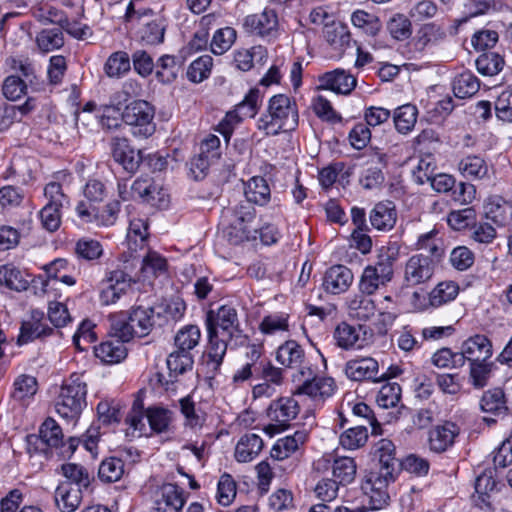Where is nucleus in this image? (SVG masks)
<instances>
[{
  "label": "nucleus",
  "instance_id": "nucleus-43",
  "mask_svg": "<svg viewBox=\"0 0 512 512\" xmlns=\"http://www.w3.org/2000/svg\"><path fill=\"white\" fill-rule=\"evenodd\" d=\"M429 294L432 308H439L456 299L459 294V286L454 281H442Z\"/></svg>",
  "mask_w": 512,
  "mask_h": 512
},
{
  "label": "nucleus",
  "instance_id": "nucleus-33",
  "mask_svg": "<svg viewBox=\"0 0 512 512\" xmlns=\"http://www.w3.org/2000/svg\"><path fill=\"white\" fill-rule=\"evenodd\" d=\"M95 355L104 363L115 364L126 358L127 348L120 340L110 338L95 347Z\"/></svg>",
  "mask_w": 512,
  "mask_h": 512
},
{
  "label": "nucleus",
  "instance_id": "nucleus-56",
  "mask_svg": "<svg viewBox=\"0 0 512 512\" xmlns=\"http://www.w3.org/2000/svg\"><path fill=\"white\" fill-rule=\"evenodd\" d=\"M201 331L196 325H187L180 329L174 338L176 349L191 353L190 351L195 348L200 341Z\"/></svg>",
  "mask_w": 512,
  "mask_h": 512
},
{
  "label": "nucleus",
  "instance_id": "nucleus-11",
  "mask_svg": "<svg viewBox=\"0 0 512 512\" xmlns=\"http://www.w3.org/2000/svg\"><path fill=\"white\" fill-rule=\"evenodd\" d=\"M55 332V329L47 324L44 312L39 309H33L29 318L21 323L17 343L24 345L35 340H45Z\"/></svg>",
  "mask_w": 512,
  "mask_h": 512
},
{
  "label": "nucleus",
  "instance_id": "nucleus-49",
  "mask_svg": "<svg viewBox=\"0 0 512 512\" xmlns=\"http://www.w3.org/2000/svg\"><path fill=\"white\" fill-rule=\"evenodd\" d=\"M267 57V50L261 45L250 49H240L234 53V62L241 71H249L253 67L254 60L262 62Z\"/></svg>",
  "mask_w": 512,
  "mask_h": 512
},
{
  "label": "nucleus",
  "instance_id": "nucleus-55",
  "mask_svg": "<svg viewBox=\"0 0 512 512\" xmlns=\"http://www.w3.org/2000/svg\"><path fill=\"white\" fill-rule=\"evenodd\" d=\"M370 295H355L348 303L350 314L359 320H369L375 315L376 306Z\"/></svg>",
  "mask_w": 512,
  "mask_h": 512
},
{
  "label": "nucleus",
  "instance_id": "nucleus-24",
  "mask_svg": "<svg viewBox=\"0 0 512 512\" xmlns=\"http://www.w3.org/2000/svg\"><path fill=\"white\" fill-rule=\"evenodd\" d=\"M319 88L331 90L337 94L348 95L355 88L356 78L343 69L326 72L319 77Z\"/></svg>",
  "mask_w": 512,
  "mask_h": 512
},
{
  "label": "nucleus",
  "instance_id": "nucleus-19",
  "mask_svg": "<svg viewBox=\"0 0 512 512\" xmlns=\"http://www.w3.org/2000/svg\"><path fill=\"white\" fill-rule=\"evenodd\" d=\"M368 330L362 325L353 326L342 322L336 326L333 339L344 350L361 349L367 344Z\"/></svg>",
  "mask_w": 512,
  "mask_h": 512
},
{
  "label": "nucleus",
  "instance_id": "nucleus-5",
  "mask_svg": "<svg viewBox=\"0 0 512 512\" xmlns=\"http://www.w3.org/2000/svg\"><path fill=\"white\" fill-rule=\"evenodd\" d=\"M155 109L145 100H134L124 108L122 120L131 127V133L136 137L148 138L154 134Z\"/></svg>",
  "mask_w": 512,
  "mask_h": 512
},
{
  "label": "nucleus",
  "instance_id": "nucleus-2",
  "mask_svg": "<svg viewBox=\"0 0 512 512\" xmlns=\"http://www.w3.org/2000/svg\"><path fill=\"white\" fill-rule=\"evenodd\" d=\"M375 454L379 459V471L370 473L361 484L368 510H379L388 505L387 486L395 480L401 463L396 457L395 445L389 439H381L376 443Z\"/></svg>",
  "mask_w": 512,
  "mask_h": 512
},
{
  "label": "nucleus",
  "instance_id": "nucleus-36",
  "mask_svg": "<svg viewBox=\"0 0 512 512\" xmlns=\"http://www.w3.org/2000/svg\"><path fill=\"white\" fill-rule=\"evenodd\" d=\"M127 312L130 322L134 324L137 337L148 335L154 325V309L149 306H136Z\"/></svg>",
  "mask_w": 512,
  "mask_h": 512
},
{
  "label": "nucleus",
  "instance_id": "nucleus-47",
  "mask_svg": "<svg viewBox=\"0 0 512 512\" xmlns=\"http://www.w3.org/2000/svg\"><path fill=\"white\" fill-rule=\"evenodd\" d=\"M226 222L227 226L224 233L231 244L238 245L257 238L258 228L248 224H236V222L233 221Z\"/></svg>",
  "mask_w": 512,
  "mask_h": 512
},
{
  "label": "nucleus",
  "instance_id": "nucleus-25",
  "mask_svg": "<svg viewBox=\"0 0 512 512\" xmlns=\"http://www.w3.org/2000/svg\"><path fill=\"white\" fill-rule=\"evenodd\" d=\"M371 226L378 231L391 230L397 220V211L393 202L381 201L374 205L369 214Z\"/></svg>",
  "mask_w": 512,
  "mask_h": 512
},
{
  "label": "nucleus",
  "instance_id": "nucleus-22",
  "mask_svg": "<svg viewBox=\"0 0 512 512\" xmlns=\"http://www.w3.org/2000/svg\"><path fill=\"white\" fill-rule=\"evenodd\" d=\"M111 153L113 159L128 172H135L143 159L142 151L135 150L126 138H113Z\"/></svg>",
  "mask_w": 512,
  "mask_h": 512
},
{
  "label": "nucleus",
  "instance_id": "nucleus-21",
  "mask_svg": "<svg viewBox=\"0 0 512 512\" xmlns=\"http://www.w3.org/2000/svg\"><path fill=\"white\" fill-rule=\"evenodd\" d=\"M463 365L466 361L478 362L489 360L493 354L492 343L489 338L483 334H476L466 339L461 345Z\"/></svg>",
  "mask_w": 512,
  "mask_h": 512
},
{
  "label": "nucleus",
  "instance_id": "nucleus-62",
  "mask_svg": "<svg viewBox=\"0 0 512 512\" xmlns=\"http://www.w3.org/2000/svg\"><path fill=\"white\" fill-rule=\"evenodd\" d=\"M166 362L170 376L174 375L176 377L191 370L194 361L191 353H185L184 351L176 349L168 355Z\"/></svg>",
  "mask_w": 512,
  "mask_h": 512
},
{
  "label": "nucleus",
  "instance_id": "nucleus-61",
  "mask_svg": "<svg viewBox=\"0 0 512 512\" xmlns=\"http://www.w3.org/2000/svg\"><path fill=\"white\" fill-rule=\"evenodd\" d=\"M131 68L130 58L128 53L124 51H117L112 53L104 66L105 73L108 77H120L127 73Z\"/></svg>",
  "mask_w": 512,
  "mask_h": 512
},
{
  "label": "nucleus",
  "instance_id": "nucleus-29",
  "mask_svg": "<svg viewBox=\"0 0 512 512\" xmlns=\"http://www.w3.org/2000/svg\"><path fill=\"white\" fill-rule=\"evenodd\" d=\"M308 438L305 430L296 431L293 435H289L277 440L271 449V457L273 460H283L295 453Z\"/></svg>",
  "mask_w": 512,
  "mask_h": 512
},
{
  "label": "nucleus",
  "instance_id": "nucleus-42",
  "mask_svg": "<svg viewBox=\"0 0 512 512\" xmlns=\"http://www.w3.org/2000/svg\"><path fill=\"white\" fill-rule=\"evenodd\" d=\"M479 88L480 82L471 71L460 73L452 82L453 93L460 99L472 97L478 92Z\"/></svg>",
  "mask_w": 512,
  "mask_h": 512
},
{
  "label": "nucleus",
  "instance_id": "nucleus-34",
  "mask_svg": "<svg viewBox=\"0 0 512 512\" xmlns=\"http://www.w3.org/2000/svg\"><path fill=\"white\" fill-rule=\"evenodd\" d=\"M263 441L254 433L243 435L235 448V458L238 462L252 461L262 450Z\"/></svg>",
  "mask_w": 512,
  "mask_h": 512
},
{
  "label": "nucleus",
  "instance_id": "nucleus-13",
  "mask_svg": "<svg viewBox=\"0 0 512 512\" xmlns=\"http://www.w3.org/2000/svg\"><path fill=\"white\" fill-rule=\"evenodd\" d=\"M460 427L453 421H443L428 432V448L431 452L442 454L450 450L460 435Z\"/></svg>",
  "mask_w": 512,
  "mask_h": 512
},
{
  "label": "nucleus",
  "instance_id": "nucleus-23",
  "mask_svg": "<svg viewBox=\"0 0 512 512\" xmlns=\"http://www.w3.org/2000/svg\"><path fill=\"white\" fill-rule=\"evenodd\" d=\"M496 493L497 481L495 480V470L486 469L475 480L474 502L481 509H491Z\"/></svg>",
  "mask_w": 512,
  "mask_h": 512
},
{
  "label": "nucleus",
  "instance_id": "nucleus-17",
  "mask_svg": "<svg viewBox=\"0 0 512 512\" xmlns=\"http://www.w3.org/2000/svg\"><path fill=\"white\" fill-rule=\"evenodd\" d=\"M63 440V433L58 423L52 419L47 418L39 429V435H28L27 443L29 452L32 450L31 446L34 445L35 452H46L47 448H57Z\"/></svg>",
  "mask_w": 512,
  "mask_h": 512
},
{
  "label": "nucleus",
  "instance_id": "nucleus-58",
  "mask_svg": "<svg viewBox=\"0 0 512 512\" xmlns=\"http://www.w3.org/2000/svg\"><path fill=\"white\" fill-rule=\"evenodd\" d=\"M504 63L503 57L495 52L482 53L475 62L477 71L484 76L497 75L503 69Z\"/></svg>",
  "mask_w": 512,
  "mask_h": 512
},
{
  "label": "nucleus",
  "instance_id": "nucleus-6",
  "mask_svg": "<svg viewBox=\"0 0 512 512\" xmlns=\"http://www.w3.org/2000/svg\"><path fill=\"white\" fill-rule=\"evenodd\" d=\"M292 382L295 385V395H305L313 401H325L330 398L335 390L336 383L332 377L320 376L311 365L307 374L302 373L295 377Z\"/></svg>",
  "mask_w": 512,
  "mask_h": 512
},
{
  "label": "nucleus",
  "instance_id": "nucleus-39",
  "mask_svg": "<svg viewBox=\"0 0 512 512\" xmlns=\"http://www.w3.org/2000/svg\"><path fill=\"white\" fill-rule=\"evenodd\" d=\"M38 389V383L35 377L22 374L19 375L13 383L11 397L22 405H27L34 397Z\"/></svg>",
  "mask_w": 512,
  "mask_h": 512
},
{
  "label": "nucleus",
  "instance_id": "nucleus-31",
  "mask_svg": "<svg viewBox=\"0 0 512 512\" xmlns=\"http://www.w3.org/2000/svg\"><path fill=\"white\" fill-rule=\"evenodd\" d=\"M458 171L466 179L481 180L488 177L489 167L483 157L467 155L459 161Z\"/></svg>",
  "mask_w": 512,
  "mask_h": 512
},
{
  "label": "nucleus",
  "instance_id": "nucleus-15",
  "mask_svg": "<svg viewBox=\"0 0 512 512\" xmlns=\"http://www.w3.org/2000/svg\"><path fill=\"white\" fill-rule=\"evenodd\" d=\"M331 468L332 477L341 486L351 484L357 474V464L354 458L348 456H338L331 460L323 457L315 463L316 470Z\"/></svg>",
  "mask_w": 512,
  "mask_h": 512
},
{
  "label": "nucleus",
  "instance_id": "nucleus-12",
  "mask_svg": "<svg viewBox=\"0 0 512 512\" xmlns=\"http://www.w3.org/2000/svg\"><path fill=\"white\" fill-rule=\"evenodd\" d=\"M436 268V262L431 256L415 254L411 256L404 267V282L413 287L429 281Z\"/></svg>",
  "mask_w": 512,
  "mask_h": 512
},
{
  "label": "nucleus",
  "instance_id": "nucleus-28",
  "mask_svg": "<svg viewBox=\"0 0 512 512\" xmlns=\"http://www.w3.org/2000/svg\"><path fill=\"white\" fill-rule=\"evenodd\" d=\"M479 405L482 412L497 417L504 416L508 412L505 393L499 387L485 391L480 398Z\"/></svg>",
  "mask_w": 512,
  "mask_h": 512
},
{
  "label": "nucleus",
  "instance_id": "nucleus-46",
  "mask_svg": "<svg viewBox=\"0 0 512 512\" xmlns=\"http://www.w3.org/2000/svg\"><path fill=\"white\" fill-rule=\"evenodd\" d=\"M61 472L67 478V483L75 484L76 488L81 490H88L90 488L93 477H91L85 467L75 463H66L61 466Z\"/></svg>",
  "mask_w": 512,
  "mask_h": 512
},
{
  "label": "nucleus",
  "instance_id": "nucleus-1",
  "mask_svg": "<svg viewBox=\"0 0 512 512\" xmlns=\"http://www.w3.org/2000/svg\"><path fill=\"white\" fill-rule=\"evenodd\" d=\"M205 326L208 344L204 354L208 373L214 377L219 373L228 347L244 346L247 336L243 333L236 308L222 305L206 313Z\"/></svg>",
  "mask_w": 512,
  "mask_h": 512
},
{
  "label": "nucleus",
  "instance_id": "nucleus-63",
  "mask_svg": "<svg viewBox=\"0 0 512 512\" xmlns=\"http://www.w3.org/2000/svg\"><path fill=\"white\" fill-rule=\"evenodd\" d=\"M324 37L326 41L336 49H343L349 46L351 34L348 28L342 24H332L325 28Z\"/></svg>",
  "mask_w": 512,
  "mask_h": 512
},
{
  "label": "nucleus",
  "instance_id": "nucleus-40",
  "mask_svg": "<svg viewBox=\"0 0 512 512\" xmlns=\"http://www.w3.org/2000/svg\"><path fill=\"white\" fill-rule=\"evenodd\" d=\"M446 33L443 28L434 22L423 24L417 31L413 44L416 50L423 51L431 44L444 39Z\"/></svg>",
  "mask_w": 512,
  "mask_h": 512
},
{
  "label": "nucleus",
  "instance_id": "nucleus-4",
  "mask_svg": "<svg viewBox=\"0 0 512 512\" xmlns=\"http://www.w3.org/2000/svg\"><path fill=\"white\" fill-rule=\"evenodd\" d=\"M87 382L83 374L73 373L61 386L55 407L64 419L76 421L87 405Z\"/></svg>",
  "mask_w": 512,
  "mask_h": 512
},
{
  "label": "nucleus",
  "instance_id": "nucleus-52",
  "mask_svg": "<svg viewBox=\"0 0 512 512\" xmlns=\"http://www.w3.org/2000/svg\"><path fill=\"white\" fill-rule=\"evenodd\" d=\"M124 474V462L117 457L104 459L98 468V478L103 483L119 481Z\"/></svg>",
  "mask_w": 512,
  "mask_h": 512
},
{
  "label": "nucleus",
  "instance_id": "nucleus-27",
  "mask_svg": "<svg viewBox=\"0 0 512 512\" xmlns=\"http://www.w3.org/2000/svg\"><path fill=\"white\" fill-rule=\"evenodd\" d=\"M82 492L80 488H76L71 483H60L54 494V501L57 508L61 512H74L80 506L82 501Z\"/></svg>",
  "mask_w": 512,
  "mask_h": 512
},
{
  "label": "nucleus",
  "instance_id": "nucleus-60",
  "mask_svg": "<svg viewBox=\"0 0 512 512\" xmlns=\"http://www.w3.org/2000/svg\"><path fill=\"white\" fill-rule=\"evenodd\" d=\"M102 244L92 238L83 237L75 244V254L79 259L93 261L99 259L103 255Z\"/></svg>",
  "mask_w": 512,
  "mask_h": 512
},
{
  "label": "nucleus",
  "instance_id": "nucleus-26",
  "mask_svg": "<svg viewBox=\"0 0 512 512\" xmlns=\"http://www.w3.org/2000/svg\"><path fill=\"white\" fill-rule=\"evenodd\" d=\"M185 501L183 490L178 485L166 483L160 488L159 498L156 499L154 508L158 512L168 510L178 512L183 508Z\"/></svg>",
  "mask_w": 512,
  "mask_h": 512
},
{
  "label": "nucleus",
  "instance_id": "nucleus-44",
  "mask_svg": "<svg viewBox=\"0 0 512 512\" xmlns=\"http://www.w3.org/2000/svg\"><path fill=\"white\" fill-rule=\"evenodd\" d=\"M168 263L164 256L156 251L149 250L143 257L140 271L144 278H156L167 272Z\"/></svg>",
  "mask_w": 512,
  "mask_h": 512
},
{
  "label": "nucleus",
  "instance_id": "nucleus-54",
  "mask_svg": "<svg viewBox=\"0 0 512 512\" xmlns=\"http://www.w3.org/2000/svg\"><path fill=\"white\" fill-rule=\"evenodd\" d=\"M386 29L390 36L397 41H405L412 35V23L402 13H396L391 16L387 21Z\"/></svg>",
  "mask_w": 512,
  "mask_h": 512
},
{
  "label": "nucleus",
  "instance_id": "nucleus-3",
  "mask_svg": "<svg viewBox=\"0 0 512 512\" xmlns=\"http://www.w3.org/2000/svg\"><path fill=\"white\" fill-rule=\"evenodd\" d=\"M298 122L296 101L286 94H276L269 99L265 112L258 118L257 128L267 136H276L295 130Z\"/></svg>",
  "mask_w": 512,
  "mask_h": 512
},
{
  "label": "nucleus",
  "instance_id": "nucleus-9",
  "mask_svg": "<svg viewBox=\"0 0 512 512\" xmlns=\"http://www.w3.org/2000/svg\"><path fill=\"white\" fill-rule=\"evenodd\" d=\"M275 360L286 370L292 371L291 380L299 374L306 373L312 365L305 349L296 340H286L275 351Z\"/></svg>",
  "mask_w": 512,
  "mask_h": 512
},
{
  "label": "nucleus",
  "instance_id": "nucleus-16",
  "mask_svg": "<svg viewBox=\"0 0 512 512\" xmlns=\"http://www.w3.org/2000/svg\"><path fill=\"white\" fill-rule=\"evenodd\" d=\"M278 25L277 12L270 7H265L261 13L247 15L243 20L245 31L260 37L274 36Z\"/></svg>",
  "mask_w": 512,
  "mask_h": 512
},
{
  "label": "nucleus",
  "instance_id": "nucleus-14",
  "mask_svg": "<svg viewBox=\"0 0 512 512\" xmlns=\"http://www.w3.org/2000/svg\"><path fill=\"white\" fill-rule=\"evenodd\" d=\"M346 377L352 381L381 382L379 362L373 357H356L348 360L343 369Z\"/></svg>",
  "mask_w": 512,
  "mask_h": 512
},
{
  "label": "nucleus",
  "instance_id": "nucleus-7",
  "mask_svg": "<svg viewBox=\"0 0 512 512\" xmlns=\"http://www.w3.org/2000/svg\"><path fill=\"white\" fill-rule=\"evenodd\" d=\"M393 259L390 256H380L374 265L363 269L358 288L364 295H373L381 287L386 286L393 278Z\"/></svg>",
  "mask_w": 512,
  "mask_h": 512
},
{
  "label": "nucleus",
  "instance_id": "nucleus-20",
  "mask_svg": "<svg viewBox=\"0 0 512 512\" xmlns=\"http://www.w3.org/2000/svg\"><path fill=\"white\" fill-rule=\"evenodd\" d=\"M354 280L351 269L344 265L329 267L322 278V288L326 293L339 295L346 292Z\"/></svg>",
  "mask_w": 512,
  "mask_h": 512
},
{
  "label": "nucleus",
  "instance_id": "nucleus-51",
  "mask_svg": "<svg viewBox=\"0 0 512 512\" xmlns=\"http://www.w3.org/2000/svg\"><path fill=\"white\" fill-rule=\"evenodd\" d=\"M255 216V208L247 202L223 209L221 217L222 221H233L236 222V224L252 225Z\"/></svg>",
  "mask_w": 512,
  "mask_h": 512
},
{
  "label": "nucleus",
  "instance_id": "nucleus-57",
  "mask_svg": "<svg viewBox=\"0 0 512 512\" xmlns=\"http://www.w3.org/2000/svg\"><path fill=\"white\" fill-rule=\"evenodd\" d=\"M155 67V77L159 82L163 84H169L177 78L179 66L175 56H161L155 64Z\"/></svg>",
  "mask_w": 512,
  "mask_h": 512
},
{
  "label": "nucleus",
  "instance_id": "nucleus-53",
  "mask_svg": "<svg viewBox=\"0 0 512 512\" xmlns=\"http://www.w3.org/2000/svg\"><path fill=\"white\" fill-rule=\"evenodd\" d=\"M351 22L356 28L371 37L377 36L382 29L380 19L364 10L354 11L351 15Z\"/></svg>",
  "mask_w": 512,
  "mask_h": 512
},
{
  "label": "nucleus",
  "instance_id": "nucleus-48",
  "mask_svg": "<svg viewBox=\"0 0 512 512\" xmlns=\"http://www.w3.org/2000/svg\"><path fill=\"white\" fill-rule=\"evenodd\" d=\"M122 104H117V100L111 97L110 104L100 108L99 122L103 129L116 130L121 126L122 120Z\"/></svg>",
  "mask_w": 512,
  "mask_h": 512
},
{
  "label": "nucleus",
  "instance_id": "nucleus-41",
  "mask_svg": "<svg viewBox=\"0 0 512 512\" xmlns=\"http://www.w3.org/2000/svg\"><path fill=\"white\" fill-rule=\"evenodd\" d=\"M0 285L21 292L28 288L29 281L19 268L13 264H6L0 266Z\"/></svg>",
  "mask_w": 512,
  "mask_h": 512
},
{
  "label": "nucleus",
  "instance_id": "nucleus-35",
  "mask_svg": "<svg viewBox=\"0 0 512 512\" xmlns=\"http://www.w3.org/2000/svg\"><path fill=\"white\" fill-rule=\"evenodd\" d=\"M148 222L144 218H131L126 236L128 249L131 252H137L143 249L148 238Z\"/></svg>",
  "mask_w": 512,
  "mask_h": 512
},
{
  "label": "nucleus",
  "instance_id": "nucleus-30",
  "mask_svg": "<svg viewBox=\"0 0 512 512\" xmlns=\"http://www.w3.org/2000/svg\"><path fill=\"white\" fill-rule=\"evenodd\" d=\"M108 320L110 323V338H114L120 340L123 343H127L134 337H137L136 330H134V324H132L129 320L128 312L121 311L111 314Z\"/></svg>",
  "mask_w": 512,
  "mask_h": 512
},
{
  "label": "nucleus",
  "instance_id": "nucleus-45",
  "mask_svg": "<svg viewBox=\"0 0 512 512\" xmlns=\"http://www.w3.org/2000/svg\"><path fill=\"white\" fill-rule=\"evenodd\" d=\"M151 431L160 434L168 431L173 421V412L164 407H149L145 412Z\"/></svg>",
  "mask_w": 512,
  "mask_h": 512
},
{
  "label": "nucleus",
  "instance_id": "nucleus-37",
  "mask_svg": "<svg viewBox=\"0 0 512 512\" xmlns=\"http://www.w3.org/2000/svg\"><path fill=\"white\" fill-rule=\"evenodd\" d=\"M418 108L410 103L397 107L393 113V122L398 133L407 135L415 127Z\"/></svg>",
  "mask_w": 512,
  "mask_h": 512
},
{
  "label": "nucleus",
  "instance_id": "nucleus-64",
  "mask_svg": "<svg viewBox=\"0 0 512 512\" xmlns=\"http://www.w3.org/2000/svg\"><path fill=\"white\" fill-rule=\"evenodd\" d=\"M212 65L213 59L211 56H200L189 65L187 70L188 79L194 83L202 82L209 77Z\"/></svg>",
  "mask_w": 512,
  "mask_h": 512
},
{
  "label": "nucleus",
  "instance_id": "nucleus-59",
  "mask_svg": "<svg viewBox=\"0 0 512 512\" xmlns=\"http://www.w3.org/2000/svg\"><path fill=\"white\" fill-rule=\"evenodd\" d=\"M368 440V430L363 424L345 430L340 435V444L344 449L355 450L365 445Z\"/></svg>",
  "mask_w": 512,
  "mask_h": 512
},
{
  "label": "nucleus",
  "instance_id": "nucleus-8",
  "mask_svg": "<svg viewBox=\"0 0 512 512\" xmlns=\"http://www.w3.org/2000/svg\"><path fill=\"white\" fill-rule=\"evenodd\" d=\"M300 406L293 397H280L273 400L267 408V417L271 421L264 431L273 436L289 427V423L299 414Z\"/></svg>",
  "mask_w": 512,
  "mask_h": 512
},
{
  "label": "nucleus",
  "instance_id": "nucleus-50",
  "mask_svg": "<svg viewBox=\"0 0 512 512\" xmlns=\"http://www.w3.org/2000/svg\"><path fill=\"white\" fill-rule=\"evenodd\" d=\"M38 48L43 53L60 49L64 45V35L59 27L41 30L36 36Z\"/></svg>",
  "mask_w": 512,
  "mask_h": 512
},
{
  "label": "nucleus",
  "instance_id": "nucleus-10",
  "mask_svg": "<svg viewBox=\"0 0 512 512\" xmlns=\"http://www.w3.org/2000/svg\"><path fill=\"white\" fill-rule=\"evenodd\" d=\"M134 283L132 277L121 269L108 270L100 282L99 300L102 305L117 303Z\"/></svg>",
  "mask_w": 512,
  "mask_h": 512
},
{
  "label": "nucleus",
  "instance_id": "nucleus-32",
  "mask_svg": "<svg viewBox=\"0 0 512 512\" xmlns=\"http://www.w3.org/2000/svg\"><path fill=\"white\" fill-rule=\"evenodd\" d=\"M180 412L185 421L184 426L197 431L200 430L206 422V413L192 400L190 396L179 400Z\"/></svg>",
  "mask_w": 512,
  "mask_h": 512
},
{
  "label": "nucleus",
  "instance_id": "nucleus-18",
  "mask_svg": "<svg viewBox=\"0 0 512 512\" xmlns=\"http://www.w3.org/2000/svg\"><path fill=\"white\" fill-rule=\"evenodd\" d=\"M132 190L135 193L136 200L139 199L157 208L168 206L169 198L167 192L149 177H139L134 180Z\"/></svg>",
  "mask_w": 512,
  "mask_h": 512
},
{
  "label": "nucleus",
  "instance_id": "nucleus-38",
  "mask_svg": "<svg viewBox=\"0 0 512 512\" xmlns=\"http://www.w3.org/2000/svg\"><path fill=\"white\" fill-rule=\"evenodd\" d=\"M245 197L247 202L260 206L270 201L271 191L267 181L261 176L252 177L246 184Z\"/></svg>",
  "mask_w": 512,
  "mask_h": 512
}]
</instances>
